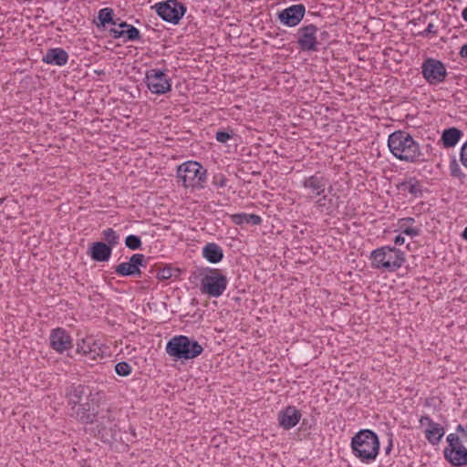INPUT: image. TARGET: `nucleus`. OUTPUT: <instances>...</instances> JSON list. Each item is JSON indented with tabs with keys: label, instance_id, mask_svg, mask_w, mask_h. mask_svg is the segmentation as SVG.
Returning <instances> with one entry per match:
<instances>
[{
	"label": "nucleus",
	"instance_id": "f3484780",
	"mask_svg": "<svg viewBox=\"0 0 467 467\" xmlns=\"http://www.w3.org/2000/svg\"><path fill=\"white\" fill-rule=\"evenodd\" d=\"M424 420H428L429 426L425 431L426 439L432 445L438 444L445 433L443 427L439 423L433 422L429 416H422L420 420V424L424 425Z\"/></svg>",
	"mask_w": 467,
	"mask_h": 467
},
{
	"label": "nucleus",
	"instance_id": "1a4fd4ad",
	"mask_svg": "<svg viewBox=\"0 0 467 467\" xmlns=\"http://www.w3.org/2000/svg\"><path fill=\"white\" fill-rule=\"evenodd\" d=\"M97 435L104 442H112L117 440V435L119 431L118 423L108 412L100 417V420L96 427Z\"/></svg>",
	"mask_w": 467,
	"mask_h": 467
},
{
	"label": "nucleus",
	"instance_id": "8fccbe9b",
	"mask_svg": "<svg viewBox=\"0 0 467 467\" xmlns=\"http://www.w3.org/2000/svg\"><path fill=\"white\" fill-rule=\"evenodd\" d=\"M428 30H431V25H429Z\"/></svg>",
	"mask_w": 467,
	"mask_h": 467
},
{
	"label": "nucleus",
	"instance_id": "4be33fe9",
	"mask_svg": "<svg viewBox=\"0 0 467 467\" xmlns=\"http://www.w3.org/2000/svg\"><path fill=\"white\" fill-rule=\"evenodd\" d=\"M68 59L67 53L62 48H51L47 50L43 57V61L47 64L64 66Z\"/></svg>",
	"mask_w": 467,
	"mask_h": 467
},
{
	"label": "nucleus",
	"instance_id": "c85d7f7f",
	"mask_svg": "<svg viewBox=\"0 0 467 467\" xmlns=\"http://www.w3.org/2000/svg\"><path fill=\"white\" fill-rule=\"evenodd\" d=\"M113 10L111 8H103L99 10L98 19L101 26H105L108 23L116 25L117 23L112 20Z\"/></svg>",
	"mask_w": 467,
	"mask_h": 467
},
{
	"label": "nucleus",
	"instance_id": "e433bc0d",
	"mask_svg": "<svg viewBox=\"0 0 467 467\" xmlns=\"http://www.w3.org/2000/svg\"><path fill=\"white\" fill-rule=\"evenodd\" d=\"M402 234L410 236H416L419 234V230L412 227H406L402 230Z\"/></svg>",
	"mask_w": 467,
	"mask_h": 467
},
{
	"label": "nucleus",
	"instance_id": "79ce46f5",
	"mask_svg": "<svg viewBox=\"0 0 467 467\" xmlns=\"http://www.w3.org/2000/svg\"><path fill=\"white\" fill-rule=\"evenodd\" d=\"M457 431L462 432V434H464L465 436H467V433H466V431H465L464 428H463L462 425H458V427H457Z\"/></svg>",
	"mask_w": 467,
	"mask_h": 467
},
{
	"label": "nucleus",
	"instance_id": "b1692460",
	"mask_svg": "<svg viewBox=\"0 0 467 467\" xmlns=\"http://www.w3.org/2000/svg\"><path fill=\"white\" fill-rule=\"evenodd\" d=\"M203 257L210 263H218L222 260L223 254L222 248L213 243L206 244L202 249Z\"/></svg>",
	"mask_w": 467,
	"mask_h": 467
},
{
	"label": "nucleus",
	"instance_id": "4468645a",
	"mask_svg": "<svg viewBox=\"0 0 467 467\" xmlns=\"http://www.w3.org/2000/svg\"><path fill=\"white\" fill-rule=\"evenodd\" d=\"M144 255L141 254H133L129 262H124L116 266L115 272L120 276L140 275V265H143Z\"/></svg>",
	"mask_w": 467,
	"mask_h": 467
},
{
	"label": "nucleus",
	"instance_id": "9b49d317",
	"mask_svg": "<svg viewBox=\"0 0 467 467\" xmlns=\"http://www.w3.org/2000/svg\"><path fill=\"white\" fill-rule=\"evenodd\" d=\"M98 414V405L93 400L85 401L78 406L71 407V415L84 424L93 423Z\"/></svg>",
	"mask_w": 467,
	"mask_h": 467
},
{
	"label": "nucleus",
	"instance_id": "ea45409f",
	"mask_svg": "<svg viewBox=\"0 0 467 467\" xmlns=\"http://www.w3.org/2000/svg\"><path fill=\"white\" fill-rule=\"evenodd\" d=\"M460 55H461L462 57H466V58H467V45H464V46L461 48Z\"/></svg>",
	"mask_w": 467,
	"mask_h": 467
},
{
	"label": "nucleus",
	"instance_id": "ddd939ff",
	"mask_svg": "<svg viewBox=\"0 0 467 467\" xmlns=\"http://www.w3.org/2000/svg\"><path fill=\"white\" fill-rule=\"evenodd\" d=\"M306 12V7L302 4L291 5L278 15L280 21L288 26H297L303 19Z\"/></svg>",
	"mask_w": 467,
	"mask_h": 467
},
{
	"label": "nucleus",
	"instance_id": "473e14b6",
	"mask_svg": "<svg viewBox=\"0 0 467 467\" xmlns=\"http://www.w3.org/2000/svg\"><path fill=\"white\" fill-rule=\"evenodd\" d=\"M447 441L449 446L446 449L457 448L458 446H462L459 436L455 433H451L447 437Z\"/></svg>",
	"mask_w": 467,
	"mask_h": 467
},
{
	"label": "nucleus",
	"instance_id": "7c9ffc66",
	"mask_svg": "<svg viewBox=\"0 0 467 467\" xmlns=\"http://www.w3.org/2000/svg\"><path fill=\"white\" fill-rule=\"evenodd\" d=\"M115 371L119 376L126 377L130 374L131 367L127 362H119L115 366Z\"/></svg>",
	"mask_w": 467,
	"mask_h": 467
},
{
	"label": "nucleus",
	"instance_id": "9d476101",
	"mask_svg": "<svg viewBox=\"0 0 467 467\" xmlns=\"http://www.w3.org/2000/svg\"><path fill=\"white\" fill-rule=\"evenodd\" d=\"M185 12L182 5L175 0H169L157 5L158 15L165 21L177 24Z\"/></svg>",
	"mask_w": 467,
	"mask_h": 467
},
{
	"label": "nucleus",
	"instance_id": "a18cd8bd",
	"mask_svg": "<svg viewBox=\"0 0 467 467\" xmlns=\"http://www.w3.org/2000/svg\"><path fill=\"white\" fill-rule=\"evenodd\" d=\"M462 236L463 239L467 240V226L465 227L464 231L462 232Z\"/></svg>",
	"mask_w": 467,
	"mask_h": 467
},
{
	"label": "nucleus",
	"instance_id": "6ab92c4d",
	"mask_svg": "<svg viewBox=\"0 0 467 467\" xmlns=\"http://www.w3.org/2000/svg\"><path fill=\"white\" fill-rule=\"evenodd\" d=\"M77 350L91 360H95L98 357L101 356L99 345L94 342L92 338L83 339L81 343L78 344Z\"/></svg>",
	"mask_w": 467,
	"mask_h": 467
},
{
	"label": "nucleus",
	"instance_id": "a878e982",
	"mask_svg": "<svg viewBox=\"0 0 467 467\" xmlns=\"http://www.w3.org/2000/svg\"><path fill=\"white\" fill-rule=\"evenodd\" d=\"M462 134V131L456 128H450L445 130L441 136V140L444 147L451 148L455 146L459 141Z\"/></svg>",
	"mask_w": 467,
	"mask_h": 467
},
{
	"label": "nucleus",
	"instance_id": "20e7f679",
	"mask_svg": "<svg viewBox=\"0 0 467 467\" xmlns=\"http://www.w3.org/2000/svg\"><path fill=\"white\" fill-rule=\"evenodd\" d=\"M372 264L389 272L399 269L405 262L404 253L395 247L383 246L371 253Z\"/></svg>",
	"mask_w": 467,
	"mask_h": 467
},
{
	"label": "nucleus",
	"instance_id": "f257e3e1",
	"mask_svg": "<svg viewBox=\"0 0 467 467\" xmlns=\"http://www.w3.org/2000/svg\"><path fill=\"white\" fill-rule=\"evenodd\" d=\"M388 146L391 153L401 161L413 162L421 155L419 144L403 130L391 133L388 139Z\"/></svg>",
	"mask_w": 467,
	"mask_h": 467
},
{
	"label": "nucleus",
	"instance_id": "5701e85b",
	"mask_svg": "<svg viewBox=\"0 0 467 467\" xmlns=\"http://www.w3.org/2000/svg\"><path fill=\"white\" fill-rule=\"evenodd\" d=\"M111 247L104 243H94L90 248V255L93 260L98 262L108 261L111 254Z\"/></svg>",
	"mask_w": 467,
	"mask_h": 467
},
{
	"label": "nucleus",
	"instance_id": "7ed1b4c3",
	"mask_svg": "<svg viewBox=\"0 0 467 467\" xmlns=\"http://www.w3.org/2000/svg\"><path fill=\"white\" fill-rule=\"evenodd\" d=\"M203 348L195 340L186 336L172 337L166 346L167 353L176 359H192L202 354Z\"/></svg>",
	"mask_w": 467,
	"mask_h": 467
},
{
	"label": "nucleus",
	"instance_id": "cd10ccee",
	"mask_svg": "<svg viewBox=\"0 0 467 467\" xmlns=\"http://www.w3.org/2000/svg\"><path fill=\"white\" fill-rule=\"evenodd\" d=\"M401 188L403 191L410 192L413 196H417L421 192L420 184L415 179H410V181L403 182L401 184Z\"/></svg>",
	"mask_w": 467,
	"mask_h": 467
},
{
	"label": "nucleus",
	"instance_id": "a19ab883",
	"mask_svg": "<svg viewBox=\"0 0 467 467\" xmlns=\"http://www.w3.org/2000/svg\"><path fill=\"white\" fill-rule=\"evenodd\" d=\"M459 168H458V164L453 161V163L451 164V173L452 175H456V171H458Z\"/></svg>",
	"mask_w": 467,
	"mask_h": 467
},
{
	"label": "nucleus",
	"instance_id": "bb28decb",
	"mask_svg": "<svg viewBox=\"0 0 467 467\" xmlns=\"http://www.w3.org/2000/svg\"><path fill=\"white\" fill-rule=\"evenodd\" d=\"M233 222L236 224L248 223L252 225H258L262 223V219L257 214L237 213L232 216Z\"/></svg>",
	"mask_w": 467,
	"mask_h": 467
},
{
	"label": "nucleus",
	"instance_id": "c9c22d12",
	"mask_svg": "<svg viewBox=\"0 0 467 467\" xmlns=\"http://www.w3.org/2000/svg\"><path fill=\"white\" fill-rule=\"evenodd\" d=\"M230 138L231 135L226 131H218L216 133V140L221 143H225Z\"/></svg>",
	"mask_w": 467,
	"mask_h": 467
},
{
	"label": "nucleus",
	"instance_id": "4c0bfd02",
	"mask_svg": "<svg viewBox=\"0 0 467 467\" xmlns=\"http://www.w3.org/2000/svg\"><path fill=\"white\" fill-rule=\"evenodd\" d=\"M326 201H327V197H326V196H323L322 198L318 199V200L316 202V204H317V206H318V207H325V206H326Z\"/></svg>",
	"mask_w": 467,
	"mask_h": 467
},
{
	"label": "nucleus",
	"instance_id": "dca6fc26",
	"mask_svg": "<svg viewBox=\"0 0 467 467\" xmlns=\"http://www.w3.org/2000/svg\"><path fill=\"white\" fill-rule=\"evenodd\" d=\"M301 419L300 411L295 407L288 406L278 414L279 425L285 430L295 427Z\"/></svg>",
	"mask_w": 467,
	"mask_h": 467
},
{
	"label": "nucleus",
	"instance_id": "aec40b11",
	"mask_svg": "<svg viewBox=\"0 0 467 467\" xmlns=\"http://www.w3.org/2000/svg\"><path fill=\"white\" fill-rule=\"evenodd\" d=\"M91 391L88 386L78 385L73 387L68 393L69 404L72 406H78L84 403V400H89Z\"/></svg>",
	"mask_w": 467,
	"mask_h": 467
},
{
	"label": "nucleus",
	"instance_id": "c03bdc74",
	"mask_svg": "<svg viewBox=\"0 0 467 467\" xmlns=\"http://www.w3.org/2000/svg\"><path fill=\"white\" fill-rule=\"evenodd\" d=\"M462 18L467 22V6L462 11Z\"/></svg>",
	"mask_w": 467,
	"mask_h": 467
},
{
	"label": "nucleus",
	"instance_id": "6e6552de",
	"mask_svg": "<svg viewBox=\"0 0 467 467\" xmlns=\"http://www.w3.org/2000/svg\"><path fill=\"white\" fill-rule=\"evenodd\" d=\"M146 84L154 94H164L171 89V83L164 71L152 68L146 72Z\"/></svg>",
	"mask_w": 467,
	"mask_h": 467
},
{
	"label": "nucleus",
	"instance_id": "37998d69",
	"mask_svg": "<svg viewBox=\"0 0 467 467\" xmlns=\"http://www.w3.org/2000/svg\"><path fill=\"white\" fill-rule=\"evenodd\" d=\"M129 25L126 22H121L119 24V29H126Z\"/></svg>",
	"mask_w": 467,
	"mask_h": 467
},
{
	"label": "nucleus",
	"instance_id": "f8f14e48",
	"mask_svg": "<svg viewBox=\"0 0 467 467\" xmlns=\"http://www.w3.org/2000/svg\"><path fill=\"white\" fill-rule=\"evenodd\" d=\"M317 28L314 25H308L299 29L297 43L301 50L316 51L317 49Z\"/></svg>",
	"mask_w": 467,
	"mask_h": 467
},
{
	"label": "nucleus",
	"instance_id": "0eeeda50",
	"mask_svg": "<svg viewBox=\"0 0 467 467\" xmlns=\"http://www.w3.org/2000/svg\"><path fill=\"white\" fill-rule=\"evenodd\" d=\"M421 68L424 78L431 85L443 82L447 75L445 66L434 58L426 59Z\"/></svg>",
	"mask_w": 467,
	"mask_h": 467
},
{
	"label": "nucleus",
	"instance_id": "f704fd0d",
	"mask_svg": "<svg viewBox=\"0 0 467 467\" xmlns=\"http://www.w3.org/2000/svg\"><path fill=\"white\" fill-rule=\"evenodd\" d=\"M460 157L461 162L467 168V141L462 146Z\"/></svg>",
	"mask_w": 467,
	"mask_h": 467
},
{
	"label": "nucleus",
	"instance_id": "2f4dec72",
	"mask_svg": "<svg viewBox=\"0 0 467 467\" xmlns=\"http://www.w3.org/2000/svg\"><path fill=\"white\" fill-rule=\"evenodd\" d=\"M103 235H104V238L106 239V241L110 245H115L118 243L119 236L113 229L109 228L107 230H104Z\"/></svg>",
	"mask_w": 467,
	"mask_h": 467
},
{
	"label": "nucleus",
	"instance_id": "09e8293b",
	"mask_svg": "<svg viewBox=\"0 0 467 467\" xmlns=\"http://www.w3.org/2000/svg\"><path fill=\"white\" fill-rule=\"evenodd\" d=\"M428 30H431V25H429Z\"/></svg>",
	"mask_w": 467,
	"mask_h": 467
},
{
	"label": "nucleus",
	"instance_id": "39448f33",
	"mask_svg": "<svg viewBox=\"0 0 467 467\" xmlns=\"http://www.w3.org/2000/svg\"><path fill=\"white\" fill-rule=\"evenodd\" d=\"M177 177L185 188H202L206 171L197 161H186L177 170Z\"/></svg>",
	"mask_w": 467,
	"mask_h": 467
},
{
	"label": "nucleus",
	"instance_id": "f03ea898",
	"mask_svg": "<svg viewBox=\"0 0 467 467\" xmlns=\"http://www.w3.org/2000/svg\"><path fill=\"white\" fill-rule=\"evenodd\" d=\"M351 448L357 457L368 462L379 454V441L372 431L361 430L352 438Z\"/></svg>",
	"mask_w": 467,
	"mask_h": 467
},
{
	"label": "nucleus",
	"instance_id": "58836bf2",
	"mask_svg": "<svg viewBox=\"0 0 467 467\" xmlns=\"http://www.w3.org/2000/svg\"><path fill=\"white\" fill-rule=\"evenodd\" d=\"M394 242H395V244L401 245V244H404V242H405V238H404V237H402V236L400 234V235L396 236V238H395Z\"/></svg>",
	"mask_w": 467,
	"mask_h": 467
},
{
	"label": "nucleus",
	"instance_id": "de8ad7c7",
	"mask_svg": "<svg viewBox=\"0 0 467 467\" xmlns=\"http://www.w3.org/2000/svg\"><path fill=\"white\" fill-rule=\"evenodd\" d=\"M391 444L387 448V452L390 451Z\"/></svg>",
	"mask_w": 467,
	"mask_h": 467
},
{
	"label": "nucleus",
	"instance_id": "412c9836",
	"mask_svg": "<svg viewBox=\"0 0 467 467\" xmlns=\"http://www.w3.org/2000/svg\"><path fill=\"white\" fill-rule=\"evenodd\" d=\"M303 186L316 196L321 195L327 187V180L322 176L312 175L303 182Z\"/></svg>",
	"mask_w": 467,
	"mask_h": 467
},
{
	"label": "nucleus",
	"instance_id": "49530a36",
	"mask_svg": "<svg viewBox=\"0 0 467 467\" xmlns=\"http://www.w3.org/2000/svg\"><path fill=\"white\" fill-rule=\"evenodd\" d=\"M414 220L412 218H405L402 219L401 222H413Z\"/></svg>",
	"mask_w": 467,
	"mask_h": 467
},
{
	"label": "nucleus",
	"instance_id": "c756f323",
	"mask_svg": "<svg viewBox=\"0 0 467 467\" xmlns=\"http://www.w3.org/2000/svg\"><path fill=\"white\" fill-rule=\"evenodd\" d=\"M125 244L131 250H137L141 245V241L139 236L130 234L126 237Z\"/></svg>",
	"mask_w": 467,
	"mask_h": 467
},
{
	"label": "nucleus",
	"instance_id": "393cba45",
	"mask_svg": "<svg viewBox=\"0 0 467 467\" xmlns=\"http://www.w3.org/2000/svg\"><path fill=\"white\" fill-rule=\"evenodd\" d=\"M110 34L114 38L125 36L127 40H138L140 37V31L133 26L129 25L126 29L111 28Z\"/></svg>",
	"mask_w": 467,
	"mask_h": 467
},
{
	"label": "nucleus",
	"instance_id": "72a5a7b5",
	"mask_svg": "<svg viewBox=\"0 0 467 467\" xmlns=\"http://www.w3.org/2000/svg\"><path fill=\"white\" fill-rule=\"evenodd\" d=\"M171 275H172L171 268H170V267H164V268L161 269L157 274V277L160 280L169 279L171 277Z\"/></svg>",
	"mask_w": 467,
	"mask_h": 467
},
{
	"label": "nucleus",
	"instance_id": "2eb2a0df",
	"mask_svg": "<svg viewBox=\"0 0 467 467\" xmlns=\"http://www.w3.org/2000/svg\"><path fill=\"white\" fill-rule=\"evenodd\" d=\"M50 346L56 351L62 353L72 348L70 336L62 328L53 329L50 334Z\"/></svg>",
	"mask_w": 467,
	"mask_h": 467
},
{
	"label": "nucleus",
	"instance_id": "a211bd4d",
	"mask_svg": "<svg viewBox=\"0 0 467 467\" xmlns=\"http://www.w3.org/2000/svg\"><path fill=\"white\" fill-rule=\"evenodd\" d=\"M444 457L452 465H465L467 464V449L463 445L457 448L445 449Z\"/></svg>",
	"mask_w": 467,
	"mask_h": 467
},
{
	"label": "nucleus",
	"instance_id": "423d86ee",
	"mask_svg": "<svg viewBox=\"0 0 467 467\" xmlns=\"http://www.w3.org/2000/svg\"><path fill=\"white\" fill-rule=\"evenodd\" d=\"M227 286V279L219 270L211 271L202 279V292L213 297L223 295Z\"/></svg>",
	"mask_w": 467,
	"mask_h": 467
}]
</instances>
